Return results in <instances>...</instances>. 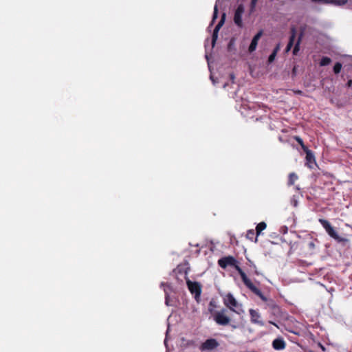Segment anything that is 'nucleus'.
<instances>
[{
  "label": "nucleus",
  "mask_w": 352,
  "mask_h": 352,
  "mask_svg": "<svg viewBox=\"0 0 352 352\" xmlns=\"http://www.w3.org/2000/svg\"><path fill=\"white\" fill-rule=\"evenodd\" d=\"M218 265L223 269H226L228 266L234 267L239 274L244 285L263 301L266 302L267 300V298L263 295L261 289L252 283L243 270L237 265V261L233 256H228L221 258L218 261Z\"/></svg>",
  "instance_id": "nucleus-1"
},
{
  "label": "nucleus",
  "mask_w": 352,
  "mask_h": 352,
  "mask_svg": "<svg viewBox=\"0 0 352 352\" xmlns=\"http://www.w3.org/2000/svg\"><path fill=\"white\" fill-rule=\"evenodd\" d=\"M318 221L327 233L329 234V236L336 241L338 243H345L349 241L347 239L342 237L338 234V232L336 231L329 221L324 219H319Z\"/></svg>",
  "instance_id": "nucleus-2"
},
{
  "label": "nucleus",
  "mask_w": 352,
  "mask_h": 352,
  "mask_svg": "<svg viewBox=\"0 0 352 352\" xmlns=\"http://www.w3.org/2000/svg\"><path fill=\"white\" fill-rule=\"evenodd\" d=\"M223 304L232 311L241 314L243 312L242 305L239 304L231 293L226 294L223 298Z\"/></svg>",
  "instance_id": "nucleus-3"
},
{
  "label": "nucleus",
  "mask_w": 352,
  "mask_h": 352,
  "mask_svg": "<svg viewBox=\"0 0 352 352\" xmlns=\"http://www.w3.org/2000/svg\"><path fill=\"white\" fill-rule=\"evenodd\" d=\"M227 310L222 309L221 311H216L213 314V318L215 322L221 326L230 324L231 318L226 314Z\"/></svg>",
  "instance_id": "nucleus-4"
},
{
  "label": "nucleus",
  "mask_w": 352,
  "mask_h": 352,
  "mask_svg": "<svg viewBox=\"0 0 352 352\" xmlns=\"http://www.w3.org/2000/svg\"><path fill=\"white\" fill-rule=\"evenodd\" d=\"M186 284L190 293L195 295V298L198 301L201 293V286L199 283L187 280Z\"/></svg>",
  "instance_id": "nucleus-5"
},
{
  "label": "nucleus",
  "mask_w": 352,
  "mask_h": 352,
  "mask_svg": "<svg viewBox=\"0 0 352 352\" xmlns=\"http://www.w3.org/2000/svg\"><path fill=\"white\" fill-rule=\"evenodd\" d=\"M225 19H226V14L223 13L222 14V16H221V20L219 21L218 24L214 28V30L213 31L212 36V47H214L215 43H216V41H217V38H218V32H219L220 28L223 25V23L225 22Z\"/></svg>",
  "instance_id": "nucleus-6"
},
{
  "label": "nucleus",
  "mask_w": 352,
  "mask_h": 352,
  "mask_svg": "<svg viewBox=\"0 0 352 352\" xmlns=\"http://www.w3.org/2000/svg\"><path fill=\"white\" fill-rule=\"evenodd\" d=\"M219 346L218 342L213 338L206 340L201 346V349L204 350H212Z\"/></svg>",
  "instance_id": "nucleus-7"
},
{
  "label": "nucleus",
  "mask_w": 352,
  "mask_h": 352,
  "mask_svg": "<svg viewBox=\"0 0 352 352\" xmlns=\"http://www.w3.org/2000/svg\"><path fill=\"white\" fill-rule=\"evenodd\" d=\"M263 35V30H260L258 33L253 37L251 43L249 46L248 51L251 53L256 50L258 42L261 37Z\"/></svg>",
  "instance_id": "nucleus-8"
},
{
  "label": "nucleus",
  "mask_w": 352,
  "mask_h": 352,
  "mask_svg": "<svg viewBox=\"0 0 352 352\" xmlns=\"http://www.w3.org/2000/svg\"><path fill=\"white\" fill-rule=\"evenodd\" d=\"M243 12V8L242 6H239L235 11L234 16V23L239 27L242 26V14Z\"/></svg>",
  "instance_id": "nucleus-9"
},
{
  "label": "nucleus",
  "mask_w": 352,
  "mask_h": 352,
  "mask_svg": "<svg viewBox=\"0 0 352 352\" xmlns=\"http://www.w3.org/2000/svg\"><path fill=\"white\" fill-rule=\"evenodd\" d=\"M313 3H320L323 4H333L342 6L347 3V0H311Z\"/></svg>",
  "instance_id": "nucleus-10"
},
{
  "label": "nucleus",
  "mask_w": 352,
  "mask_h": 352,
  "mask_svg": "<svg viewBox=\"0 0 352 352\" xmlns=\"http://www.w3.org/2000/svg\"><path fill=\"white\" fill-rule=\"evenodd\" d=\"M272 346L275 350H283L286 347V342L282 338H278L273 340Z\"/></svg>",
  "instance_id": "nucleus-11"
},
{
  "label": "nucleus",
  "mask_w": 352,
  "mask_h": 352,
  "mask_svg": "<svg viewBox=\"0 0 352 352\" xmlns=\"http://www.w3.org/2000/svg\"><path fill=\"white\" fill-rule=\"evenodd\" d=\"M306 154V161H307V164H308V166L311 168V164H315L316 163V160H315V157H314V155L313 153V152L309 150V148L307 150H305L304 151Z\"/></svg>",
  "instance_id": "nucleus-12"
},
{
  "label": "nucleus",
  "mask_w": 352,
  "mask_h": 352,
  "mask_svg": "<svg viewBox=\"0 0 352 352\" xmlns=\"http://www.w3.org/2000/svg\"><path fill=\"white\" fill-rule=\"evenodd\" d=\"M250 318H251V322L254 324H261L260 321H258V318H260V314L258 311H256L254 309H250L249 311Z\"/></svg>",
  "instance_id": "nucleus-13"
},
{
  "label": "nucleus",
  "mask_w": 352,
  "mask_h": 352,
  "mask_svg": "<svg viewBox=\"0 0 352 352\" xmlns=\"http://www.w3.org/2000/svg\"><path fill=\"white\" fill-rule=\"evenodd\" d=\"M302 36H303V32L302 31L298 36V41L294 47V50H293V54L294 55H296L300 50V44Z\"/></svg>",
  "instance_id": "nucleus-14"
},
{
  "label": "nucleus",
  "mask_w": 352,
  "mask_h": 352,
  "mask_svg": "<svg viewBox=\"0 0 352 352\" xmlns=\"http://www.w3.org/2000/svg\"><path fill=\"white\" fill-rule=\"evenodd\" d=\"M298 179V175L294 173H291L288 177V186H292L294 184L295 182Z\"/></svg>",
  "instance_id": "nucleus-15"
},
{
  "label": "nucleus",
  "mask_w": 352,
  "mask_h": 352,
  "mask_svg": "<svg viewBox=\"0 0 352 352\" xmlns=\"http://www.w3.org/2000/svg\"><path fill=\"white\" fill-rule=\"evenodd\" d=\"M267 227V224L265 222H260L256 227V234L258 236L261 232L264 230Z\"/></svg>",
  "instance_id": "nucleus-16"
},
{
  "label": "nucleus",
  "mask_w": 352,
  "mask_h": 352,
  "mask_svg": "<svg viewBox=\"0 0 352 352\" xmlns=\"http://www.w3.org/2000/svg\"><path fill=\"white\" fill-rule=\"evenodd\" d=\"M257 236H256V232L254 230H249L247 232L246 237L251 241H253L254 239V241L256 242L257 241Z\"/></svg>",
  "instance_id": "nucleus-17"
},
{
  "label": "nucleus",
  "mask_w": 352,
  "mask_h": 352,
  "mask_svg": "<svg viewBox=\"0 0 352 352\" xmlns=\"http://www.w3.org/2000/svg\"><path fill=\"white\" fill-rule=\"evenodd\" d=\"M294 140L300 145L302 149L303 150V151H305V150H307L308 149V147L307 146L305 145L302 140L301 138H300L299 136H294Z\"/></svg>",
  "instance_id": "nucleus-18"
},
{
  "label": "nucleus",
  "mask_w": 352,
  "mask_h": 352,
  "mask_svg": "<svg viewBox=\"0 0 352 352\" xmlns=\"http://www.w3.org/2000/svg\"><path fill=\"white\" fill-rule=\"evenodd\" d=\"M331 62V60L330 58L327 56H324L321 58L320 62V66H326L328 65Z\"/></svg>",
  "instance_id": "nucleus-19"
},
{
  "label": "nucleus",
  "mask_w": 352,
  "mask_h": 352,
  "mask_svg": "<svg viewBox=\"0 0 352 352\" xmlns=\"http://www.w3.org/2000/svg\"><path fill=\"white\" fill-rule=\"evenodd\" d=\"M342 67V65L340 63H339V62L336 63L333 67V72L336 74H339L341 71Z\"/></svg>",
  "instance_id": "nucleus-20"
},
{
  "label": "nucleus",
  "mask_w": 352,
  "mask_h": 352,
  "mask_svg": "<svg viewBox=\"0 0 352 352\" xmlns=\"http://www.w3.org/2000/svg\"><path fill=\"white\" fill-rule=\"evenodd\" d=\"M307 247L309 248V250L313 252L314 250H315L316 248V243H315V241H310L307 243Z\"/></svg>",
  "instance_id": "nucleus-21"
},
{
  "label": "nucleus",
  "mask_w": 352,
  "mask_h": 352,
  "mask_svg": "<svg viewBox=\"0 0 352 352\" xmlns=\"http://www.w3.org/2000/svg\"><path fill=\"white\" fill-rule=\"evenodd\" d=\"M217 15H218V9H217V6L215 5L214 8V12H213L212 19V22H211L210 25H212L213 24L214 21L217 18Z\"/></svg>",
  "instance_id": "nucleus-22"
},
{
  "label": "nucleus",
  "mask_w": 352,
  "mask_h": 352,
  "mask_svg": "<svg viewBox=\"0 0 352 352\" xmlns=\"http://www.w3.org/2000/svg\"><path fill=\"white\" fill-rule=\"evenodd\" d=\"M290 33H291V35H290V40H295V38H296V29L295 27H292L291 29H290Z\"/></svg>",
  "instance_id": "nucleus-23"
},
{
  "label": "nucleus",
  "mask_w": 352,
  "mask_h": 352,
  "mask_svg": "<svg viewBox=\"0 0 352 352\" xmlns=\"http://www.w3.org/2000/svg\"><path fill=\"white\" fill-rule=\"evenodd\" d=\"M276 54H276V53L272 52V54L270 55V56L268 58V63H272L275 60Z\"/></svg>",
  "instance_id": "nucleus-24"
},
{
  "label": "nucleus",
  "mask_w": 352,
  "mask_h": 352,
  "mask_svg": "<svg viewBox=\"0 0 352 352\" xmlns=\"http://www.w3.org/2000/svg\"><path fill=\"white\" fill-rule=\"evenodd\" d=\"M294 40H290L289 41L286 47V51L288 52L291 50L292 47L294 45Z\"/></svg>",
  "instance_id": "nucleus-25"
},
{
  "label": "nucleus",
  "mask_w": 352,
  "mask_h": 352,
  "mask_svg": "<svg viewBox=\"0 0 352 352\" xmlns=\"http://www.w3.org/2000/svg\"><path fill=\"white\" fill-rule=\"evenodd\" d=\"M280 45L278 43L276 45V46L275 47V48L274 49L272 52L277 54L278 52V51L280 50Z\"/></svg>",
  "instance_id": "nucleus-26"
},
{
  "label": "nucleus",
  "mask_w": 352,
  "mask_h": 352,
  "mask_svg": "<svg viewBox=\"0 0 352 352\" xmlns=\"http://www.w3.org/2000/svg\"><path fill=\"white\" fill-rule=\"evenodd\" d=\"M258 0H252L251 1V7L252 8H254L256 4V2H257Z\"/></svg>",
  "instance_id": "nucleus-27"
},
{
  "label": "nucleus",
  "mask_w": 352,
  "mask_h": 352,
  "mask_svg": "<svg viewBox=\"0 0 352 352\" xmlns=\"http://www.w3.org/2000/svg\"><path fill=\"white\" fill-rule=\"evenodd\" d=\"M346 86L348 87H351L352 86V80H349L348 82H346Z\"/></svg>",
  "instance_id": "nucleus-28"
},
{
  "label": "nucleus",
  "mask_w": 352,
  "mask_h": 352,
  "mask_svg": "<svg viewBox=\"0 0 352 352\" xmlns=\"http://www.w3.org/2000/svg\"><path fill=\"white\" fill-rule=\"evenodd\" d=\"M164 291H166V290L164 289ZM165 293H166V304L168 305V294H167L166 292H165Z\"/></svg>",
  "instance_id": "nucleus-29"
},
{
  "label": "nucleus",
  "mask_w": 352,
  "mask_h": 352,
  "mask_svg": "<svg viewBox=\"0 0 352 352\" xmlns=\"http://www.w3.org/2000/svg\"><path fill=\"white\" fill-rule=\"evenodd\" d=\"M231 327H232V329H233V328H234V329L236 328V326L233 325V324H231Z\"/></svg>",
  "instance_id": "nucleus-30"
},
{
  "label": "nucleus",
  "mask_w": 352,
  "mask_h": 352,
  "mask_svg": "<svg viewBox=\"0 0 352 352\" xmlns=\"http://www.w3.org/2000/svg\"><path fill=\"white\" fill-rule=\"evenodd\" d=\"M296 93V94H301V93H302V91L298 90V91H297Z\"/></svg>",
  "instance_id": "nucleus-31"
},
{
  "label": "nucleus",
  "mask_w": 352,
  "mask_h": 352,
  "mask_svg": "<svg viewBox=\"0 0 352 352\" xmlns=\"http://www.w3.org/2000/svg\"><path fill=\"white\" fill-rule=\"evenodd\" d=\"M270 322L271 324H274V325H275V326H276V327H277V325L276 324V323L272 322Z\"/></svg>",
  "instance_id": "nucleus-32"
},
{
  "label": "nucleus",
  "mask_w": 352,
  "mask_h": 352,
  "mask_svg": "<svg viewBox=\"0 0 352 352\" xmlns=\"http://www.w3.org/2000/svg\"><path fill=\"white\" fill-rule=\"evenodd\" d=\"M255 274L258 275V271L256 270H255Z\"/></svg>",
  "instance_id": "nucleus-33"
}]
</instances>
